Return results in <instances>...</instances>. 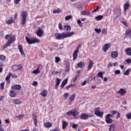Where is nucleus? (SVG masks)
Listing matches in <instances>:
<instances>
[{
    "instance_id": "b1692460",
    "label": "nucleus",
    "mask_w": 131,
    "mask_h": 131,
    "mask_svg": "<svg viewBox=\"0 0 131 131\" xmlns=\"http://www.w3.org/2000/svg\"><path fill=\"white\" fill-rule=\"evenodd\" d=\"M61 82V79H59V78H56V83L55 84V89H57L58 86H59L60 83Z\"/></svg>"
},
{
    "instance_id": "6e6d98bb",
    "label": "nucleus",
    "mask_w": 131,
    "mask_h": 131,
    "mask_svg": "<svg viewBox=\"0 0 131 131\" xmlns=\"http://www.w3.org/2000/svg\"><path fill=\"white\" fill-rule=\"evenodd\" d=\"M113 66V63L112 62L108 63V64L107 66V68H110V67H112Z\"/></svg>"
},
{
    "instance_id": "8fccbe9b",
    "label": "nucleus",
    "mask_w": 131,
    "mask_h": 131,
    "mask_svg": "<svg viewBox=\"0 0 131 131\" xmlns=\"http://www.w3.org/2000/svg\"><path fill=\"white\" fill-rule=\"evenodd\" d=\"M69 96V94L68 93H64L63 95V97L65 99V100H66V99H67V98H68V96Z\"/></svg>"
},
{
    "instance_id": "58836bf2",
    "label": "nucleus",
    "mask_w": 131,
    "mask_h": 131,
    "mask_svg": "<svg viewBox=\"0 0 131 131\" xmlns=\"http://www.w3.org/2000/svg\"><path fill=\"white\" fill-rule=\"evenodd\" d=\"M130 71H131V69H128L125 72L123 73L124 75H127V76L129 75V72H130Z\"/></svg>"
},
{
    "instance_id": "a211bd4d",
    "label": "nucleus",
    "mask_w": 131,
    "mask_h": 131,
    "mask_svg": "<svg viewBox=\"0 0 131 131\" xmlns=\"http://www.w3.org/2000/svg\"><path fill=\"white\" fill-rule=\"evenodd\" d=\"M33 119L34 121V124L35 125V126H37V118L36 117V115L35 114L32 115Z\"/></svg>"
},
{
    "instance_id": "bb28decb",
    "label": "nucleus",
    "mask_w": 131,
    "mask_h": 131,
    "mask_svg": "<svg viewBox=\"0 0 131 131\" xmlns=\"http://www.w3.org/2000/svg\"><path fill=\"white\" fill-rule=\"evenodd\" d=\"M63 30H66L67 31H70L71 30V27L69 25H66L63 27Z\"/></svg>"
},
{
    "instance_id": "4c0bfd02",
    "label": "nucleus",
    "mask_w": 131,
    "mask_h": 131,
    "mask_svg": "<svg viewBox=\"0 0 131 131\" xmlns=\"http://www.w3.org/2000/svg\"><path fill=\"white\" fill-rule=\"evenodd\" d=\"M11 76H12V74L9 73L8 75L6 77V80H7V81H8V82H9L10 81V78H11Z\"/></svg>"
},
{
    "instance_id": "0e129e2a",
    "label": "nucleus",
    "mask_w": 131,
    "mask_h": 131,
    "mask_svg": "<svg viewBox=\"0 0 131 131\" xmlns=\"http://www.w3.org/2000/svg\"><path fill=\"white\" fill-rule=\"evenodd\" d=\"M125 61L128 64H130L131 63V59H127V60H125Z\"/></svg>"
},
{
    "instance_id": "a878e982",
    "label": "nucleus",
    "mask_w": 131,
    "mask_h": 131,
    "mask_svg": "<svg viewBox=\"0 0 131 131\" xmlns=\"http://www.w3.org/2000/svg\"><path fill=\"white\" fill-rule=\"evenodd\" d=\"M75 94H74L69 97V100L70 101V102H73V101H74V99H75Z\"/></svg>"
},
{
    "instance_id": "c756f323",
    "label": "nucleus",
    "mask_w": 131,
    "mask_h": 131,
    "mask_svg": "<svg viewBox=\"0 0 131 131\" xmlns=\"http://www.w3.org/2000/svg\"><path fill=\"white\" fill-rule=\"evenodd\" d=\"M10 97H12V98H15V97H16V92L14 91H10Z\"/></svg>"
},
{
    "instance_id": "5fc2aeb1",
    "label": "nucleus",
    "mask_w": 131,
    "mask_h": 131,
    "mask_svg": "<svg viewBox=\"0 0 131 131\" xmlns=\"http://www.w3.org/2000/svg\"><path fill=\"white\" fill-rule=\"evenodd\" d=\"M115 74H120V70H115Z\"/></svg>"
},
{
    "instance_id": "4d7b16f0",
    "label": "nucleus",
    "mask_w": 131,
    "mask_h": 131,
    "mask_svg": "<svg viewBox=\"0 0 131 131\" xmlns=\"http://www.w3.org/2000/svg\"><path fill=\"white\" fill-rule=\"evenodd\" d=\"M16 117H18V118H19V119H21V118H23V117H24V115L22 114L19 116H16Z\"/></svg>"
},
{
    "instance_id": "f704fd0d",
    "label": "nucleus",
    "mask_w": 131,
    "mask_h": 131,
    "mask_svg": "<svg viewBox=\"0 0 131 131\" xmlns=\"http://www.w3.org/2000/svg\"><path fill=\"white\" fill-rule=\"evenodd\" d=\"M97 77H100V78H102V79H103V73L102 72H100L99 73H97Z\"/></svg>"
},
{
    "instance_id": "c85d7f7f",
    "label": "nucleus",
    "mask_w": 131,
    "mask_h": 131,
    "mask_svg": "<svg viewBox=\"0 0 131 131\" xmlns=\"http://www.w3.org/2000/svg\"><path fill=\"white\" fill-rule=\"evenodd\" d=\"M77 66L79 67V68H82L84 67V66H85L84 62L81 61L77 64Z\"/></svg>"
},
{
    "instance_id": "de8ad7c7",
    "label": "nucleus",
    "mask_w": 131,
    "mask_h": 131,
    "mask_svg": "<svg viewBox=\"0 0 131 131\" xmlns=\"http://www.w3.org/2000/svg\"><path fill=\"white\" fill-rule=\"evenodd\" d=\"M100 9L99 6H97L96 8L92 11V13H96Z\"/></svg>"
},
{
    "instance_id": "0eeeda50",
    "label": "nucleus",
    "mask_w": 131,
    "mask_h": 131,
    "mask_svg": "<svg viewBox=\"0 0 131 131\" xmlns=\"http://www.w3.org/2000/svg\"><path fill=\"white\" fill-rule=\"evenodd\" d=\"M100 107H97L95 108V114L96 116H98L99 117H102L103 116L104 113L101 112L100 111Z\"/></svg>"
},
{
    "instance_id": "603ef678",
    "label": "nucleus",
    "mask_w": 131,
    "mask_h": 131,
    "mask_svg": "<svg viewBox=\"0 0 131 131\" xmlns=\"http://www.w3.org/2000/svg\"><path fill=\"white\" fill-rule=\"evenodd\" d=\"M72 127H73V128H77L78 126L77 124L73 123L72 124Z\"/></svg>"
},
{
    "instance_id": "4468645a",
    "label": "nucleus",
    "mask_w": 131,
    "mask_h": 131,
    "mask_svg": "<svg viewBox=\"0 0 131 131\" xmlns=\"http://www.w3.org/2000/svg\"><path fill=\"white\" fill-rule=\"evenodd\" d=\"M118 94H120L121 96H124V95H125L126 94V91L125 89H123L122 88H121L118 91Z\"/></svg>"
},
{
    "instance_id": "13d9d810",
    "label": "nucleus",
    "mask_w": 131,
    "mask_h": 131,
    "mask_svg": "<svg viewBox=\"0 0 131 131\" xmlns=\"http://www.w3.org/2000/svg\"><path fill=\"white\" fill-rule=\"evenodd\" d=\"M117 114V111H112L111 112V114H113V115H115V114Z\"/></svg>"
},
{
    "instance_id": "473e14b6",
    "label": "nucleus",
    "mask_w": 131,
    "mask_h": 131,
    "mask_svg": "<svg viewBox=\"0 0 131 131\" xmlns=\"http://www.w3.org/2000/svg\"><path fill=\"white\" fill-rule=\"evenodd\" d=\"M114 130H115V125L114 124L110 125L108 131H114Z\"/></svg>"
},
{
    "instance_id": "423d86ee",
    "label": "nucleus",
    "mask_w": 131,
    "mask_h": 131,
    "mask_svg": "<svg viewBox=\"0 0 131 131\" xmlns=\"http://www.w3.org/2000/svg\"><path fill=\"white\" fill-rule=\"evenodd\" d=\"M81 48V45L79 44L73 53V60L75 61L76 59H77V54H78V52H79V48Z\"/></svg>"
},
{
    "instance_id": "e433bc0d",
    "label": "nucleus",
    "mask_w": 131,
    "mask_h": 131,
    "mask_svg": "<svg viewBox=\"0 0 131 131\" xmlns=\"http://www.w3.org/2000/svg\"><path fill=\"white\" fill-rule=\"evenodd\" d=\"M13 103H14V104H15V105H18L19 104H21V102L20 101H19V100H18V99H14L13 100Z\"/></svg>"
},
{
    "instance_id": "1a4fd4ad",
    "label": "nucleus",
    "mask_w": 131,
    "mask_h": 131,
    "mask_svg": "<svg viewBox=\"0 0 131 131\" xmlns=\"http://www.w3.org/2000/svg\"><path fill=\"white\" fill-rule=\"evenodd\" d=\"M22 68L23 67L21 64H15L12 67V69L13 71H18V70H21Z\"/></svg>"
},
{
    "instance_id": "bf43d9fd",
    "label": "nucleus",
    "mask_w": 131,
    "mask_h": 131,
    "mask_svg": "<svg viewBox=\"0 0 131 131\" xmlns=\"http://www.w3.org/2000/svg\"><path fill=\"white\" fill-rule=\"evenodd\" d=\"M69 70H70V68H69V67H67L66 68V69H65L66 72H69Z\"/></svg>"
},
{
    "instance_id": "ea45409f",
    "label": "nucleus",
    "mask_w": 131,
    "mask_h": 131,
    "mask_svg": "<svg viewBox=\"0 0 131 131\" xmlns=\"http://www.w3.org/2000/svg\"><path fill=\"white\" fill-rule=\"evenodd\" d=\"M70 19H72V15H68L65 17V20L66 21H67L68 20H70Z\"/></svg>"
},
{
    "instance_id": "20e7f679",
    "label": "nucleus",
    "mask_w": 131,
    "mask_h": 131,
    "mask_svg": "<svg viewBox=\"0 0 131 131\" xmlns=\"http://www.w3.org/2000/svg\"><path fill=\"white\" fill-rule=\"evenodd\" d=\"M6 39H8L7 41L9 44L12 45L16 40V37L15 35L12 36L10 35H6Z\"/></svg>"
},
{
    "instance_id": "f3484780",
    "label": "nucleus",
    "mask_w": 131,
    "mask_h": 131,
    "mask_svg": "<svg viewBox=\"0 0 131 131\" xmlns=\"http://www.w3.org/2000/svg\"><path fill=\"white\" fill-rule=\"evenodd\" d=\"M61 122H62V129H65V128H66V126L68 125V123H67V122H66V121L64 120H62Z\"/></svg>"
},
{
    "instance_id": "c03bdc74",
    "label": "nucleus",
    "mask_w": 131,
    "mask_h": 131,
    "mask_svg": "<svg viewBox=\"0 0 131 131\" xmlns=\"http://www.w3.org/2000/svg\"><path fill=\"white\" fill-rule=\"evenodd\" d=\"M95 31L96 32V33H100L102 30L101 29L95 28Z\"/></svg>"
},
{
    "instance_id": "c9c22d12",
    "label": "nucleus",
    "mask_w": 131,
    "mask_h": 131,
    "mask_svg": "<svg viewBox=\"0 0 131 131\" xmlns=\"http://www.w3.org/2000/svg\"><path fill=\"white\" fill-rule=\"evenodd\" d=\"M61 12H62V10L60 8H58L57 10H53L54 14H56V13H57V14H60V13H61Z\"/></svg>"
},
{
    "instance_id": "f8f14e48",
    "label": "nucleus",
    "mask_w": 131,
    "mask_h": 131,
    "mask_svg": "<svg viewBox=\"0 0 131 131\" xmlns=\"http://www.w3.org/2000/svg\"><path fill=\"white\" fill-rule=\"evenodd\" d=\"M12 90H17L18 91L21 90V85L20 84H15L11 86Z\"/></svg>"
},
{
    "instance_id": "72a5a7b5",
    "label": "nucleus",
    "mask_w": 131,
    "mask_h": 131,
    "mask_svg": "<svg viewBox=\"0 0 131 131\" xmlns=\"http://www.w3.org/2000/svg\"><path fill=\"white\" fill-rule=\"evenodd\" d=\"M103 18H104L103 15H98L95 17V19L97 20V21H100V20H102Z\"/></svg>"
},
{
    "instance_id": "79ce46f5",
    "label": "nucleus",
    "mask_w": 131,
    "mask_h": 131,
    "mask_svg": "<svg viewBox=\"0 0 131 131\" xmlns=\"http://www.w3.org/2000/svg\"><path fill=\"white\" fill-rule=\"evenodd\" d=\"M11 46L10 44H9V43L8 42H6V44L3 47V49H4V50L5 49H7V48H8V47H10Z\"/></svg>"
},
{
    "instance_id": "a19ab883",
    "label": "nucleus",
    "mask_w": 131,
    "mask_h": 131,
    "mask_svg": "<svg viewBox=\"0 0 131 131\" xmlns=\"http://www.w3.org/2000/svg\"><path fill=\"white\" fill-rule=\"evenodd\" d=\"M5 88V82H3L0 85V90H4Z\"/></svg>"
},
{
    "instance_id": "3c124183",
    "label": "nucleus",
    "mask_w": 131,
    "mask_h": 131,
    "mask_svg": "<svg viewBox=\"0 0 131 131\" xmlns=\"http://www.w3.org/2000/svg\"><path fill=\"white\" fill-rule=\"evenodd\" d=\"M58 62H60V58L58 57H55V62L58 63Z\"/></svg>"
},
{
    "instance_id": "412c9836",
    "label": "nucleus",
    "mask_w": 131,
    "mask_h": 131,
    "mask_svg": "<svg viewBox=\"0 0 131 131\" xmlns=\"http://www.w3.org/2000/svg\"><path fill=\"white\" fill-rule=\"evenodd\" d=\"M80 14L81 15H82V16H86L88 15H90L91 14V12H87L86 11H81L80 12Z\"/></svg>"
},
{
    "instance_id": "dca6fc26",
    "label": "nucleus",
    "mask_w": 131,
    "mask_h": 131,
    "mask_svg": "<svg viewBox=\"0 0 131 131\" xmlns=\"http://www.w3.org/2000/svg\"><path fill=\"white\" fill-rule=\"evenodd\" d=\"M112 58L115 59V58H117L118 57V52L117 51H114L111 53Z\"/></svg>"
},
{
    "instance_id": "7ed1b4c3",
    "label": "nucleus",
    "mask_w": 131,
    "mask_h": 131,
    "mask_svg": "<svg viewBox=\"0 0 131 131\" xmlns=\"http://www.w3.org/2000/svg\"><path fill=\"white\" fill-rule=\"evenodd\" d=\"M26 40L29 45H32L36 43H39V42H40V41H39V39H37V38H32L30 39L28 37H26Z\"/></svg>"
},
{
    "instance_id": "39448f33",
    "label": "nucleus",
    "mask_w": 131,
    "mask_h": 131,
    "mask_svg": "<svg viewBox=\"0 0 131 131\" xmlns=\"http://www.w3.org/2000/svg\"><path fill=\"white\" fill-rule=\"evenodd\" d=\"M79 113L76 111V109H73L67 113V115L68 116H70V115H72L74 117H76L77 115H78Z\"/></svg>"
},
{
    "instance_id": "69168bd1",
    "label": "nucleus",
    "mask_w": 131,
    "mask_h": 131,
    "mask_svg": "<svg viewBox=\"0 0 131 131\" xmlns=\"http://www.w3.org/2000/svg\"><path fill=\"white\" fill-rule=\"evenodd\" d=\"M33 85H34V86H36L37 85V81H34Z\"/></svg>"
},
{
    "instance_id": "680f3d73",
    "label": "nucleus",
    "mask_w": 131,
    "mask_h": 131,
    "mask_svg": "<svg viewBox=\"0 0 131 131\" xmlns=\"http://www.w3.org/2000/svg\"><path fill=\"white\" fill-rule=\"evenodd\" d=\"M20 1L21 0H14V4H18L19 3H20Z\"/></svg>"
},
{
    "instance_id": "6e6552de",
    "label": "nucleus",
    "mask_w": 131,
    "mask_h": 131,
    "mask_svg": "<svg viewBox=\"0 0 131 131\" xmlns=\"http://www.w3.org/2000/svg\"><path fill=\"white\" fill-rule=\"evenodd\" d=\"M89 117H93V115H88L85 113L82 114L80 116V118L83 120H86Z\"/></svg>"
},
{
    "instance_id": "cd10ccee",
    "label": "nucleus",
    "mask_w": 131,
    "mask_h": 131,
    "mask_svg": "<svg viewBox=\"0 0 131 131\" xmlns=\"http://www.w3.org/2000/svg\"><path fill=\"white\" fill-rule=\"evenodd\" d=\"M125 52H126V55H127V56H131V48H126L125 50Z\"/></svg>"
},
{
    "instance_id": "49530a36",
    "label": "nucleus",
    "mask_w": 131,
    "mask_h": 131,
    "mask_svg": "<svg viewBox=\"0 0 131 131\" xmlns=\"http://www.w3.org/2000/svg\"><path fill=\"white\" fill-rule=\"evenodd\" d=\"M13 22H14V19H13V18H12V19H10V20L7 21L6 23L7 24H11L13 23Z\"/></svg>"
},
{
    "instance_id": "5701e85b",
    "label": "nucleus",
    "mask_w": 131,
    "mask_h": 131,
    "mask_svg": "<svg viewBox=\"0 0 131 131\" xmlns=\"http://www.w3.org/2000/svg\"><path fill=\"white\" fill-rule=\"evenodd\" d=\"M40 95L42 96V97H47V96H48V91L42 90Z\"/></svg>"
},
{
    "instance_id": "e2e57ef3",
    "label": "nucleus",
    "mask_w": 131,
    "mask_h": 131,
    "mask_svg": "<svg viewBox=\"0 0 131 131\" xmlns=\"http://www.w3.org/2000/svg\"><path fill=\"white\" fill-rule=\"evenodd\" d=\"M87 83H88V81H86V80H84L83 82L81 83V85H85Z\"/></svg>"
},
{
    "instance_id": "f257e3e1",
    "label": "nucleus",
    "mask_w": 131,
    "mask_h": 131,
    "mask_svg": "<svg viewBox=\"0 0 131 131\" xmlns=\"http://www.w3.org/2000/svg\"><path fill=\"white\" fill-rule=\"evenodd\" d=\"M74 34V32H68L67 33L65 32H62V33H56L55 34L56 39L61 40L64 39V38H66L67 37H70V36H72Z\"/></svg>"
},
{
    "instance_id": "393cba45",
    "label": "nucleus",
    "mask_w": 131,
    "mask_h": 131,
    "mask_svg": "<svg viewBox=\"0 0 131 131\" xmlns=\"http://www.w3.org/2000/svg\"><path fill=\"white\" fill-rule=\"evenodd\" d=\"M125 34V36H130L131 38V29L126 30Z\"/></svg>"
},
{
    "instance_id": "09e8293b",
    "label": "nucleus",
    "mask_w": 131,
    "mask_h": 131,
    "mask_svg": "<svg viewBox=\"0 0 131 131\" xmlns=\"http://www.w3.org/2000/svg\"><path fill=\"white\" fill-rule=\"evenodd\" d=\"M58 28L60 30H63V27L62 26V24L59 23L58 24Z\"/></svg>"
},
{
    "instance_id": "a18cd8bd",
    "label": "nucleus",
    "mask_w": 131,
    "mask_h": 131,
    "mask_svg": "<svg viewBox=\"0 0 131 131\" xmlns=\"http://www.w3.org/2000/svg\"><path fill=\"white\" fill-rule=\"evenodd\" d=\"M0 59H1V61H5V60H6V56L2 55L0 56Z\"/></svg>"
},
{
    "instance_id": "2f4dec72",
    "label": "nucleus",
    "mask_w": 131,
    "mask_h": 131,
    "mask_svg": "<svg viewBox=\"0 0 131 131\" xmlns=\"http://www.w3.org/2000/svg\"><path fill=\"white\" fill-rule=\"evenodd\" d=\"M39 67H38L36 70H34L33 72L32 73L34 74H38V73H40V71H39Z\"/></svg>"
},
{
    "instance_id": "864d4df0",
    "label": "nucleus",
    "mask_w": 131,
    "mask_h": 131,
    "mask_svg": "<svg viewBox=\"0 0 131 131\" xmlns=\"http://www.w3.org/2000/svg\"><path fill=\"white\" fill-rule=\"evenodd\" d=\"M126 116L127 119H131V113H129V114H127Z\"/></svg>"
},
{
    "instance_id": "37998d69",
    "label": "nucleus",
    "mask_w": 131,
    "mask_h": 131,
    "mask_svg": "<svg viewBox=\"0 0 131 131\" xmlns=\"http://www.w3.org/2000/svg\"><path fill=\"white\" fill-rule=\"evenodd\" d=\"M77 24L79 26H80V27H82V23H81V20H80V19L77 20Z\"/></svg>"
},
{
    "instance_id": "9b49d317",
    "label": "nucleus",
    "mask_w": 131,
    "mask_h": 131,
    "mask_svg": "<svg viewBox=\"0 0 131 131\" xmlns=\"http://www.w3.org/2000/svg\"><path fill=\"white\" fill-rule=\"evenodd\" d=\"M17 48L19 50V52L21 56L25 57V54H24V51H23V48H22V46L18 45Z\"/></svg>"
},
{
    "instance_id": "052dcab7",
    "label": "nucleus",
    "mask_w": 131,
    "mask_h": 131,
    "mask_svg": "<svg viewBox=\"0 0 131 131\" xmlns=\"http://www.w3.org/2000/svg\"><path fill=\"white\" fill-rule=\"evenodd\" d=\"M11 76L13 78H17V77H18V76L16 75V74H11Z\"/></svg>"
},
{
    "instance_id": "ddd939ff",
    "label": "nucleus",
    "mask_w": 131,
    "mask_h": 131,
    "mask_svg": "<svg viewBox=\"0 0 131 131\" xmlns=\"http://www.w3.org/2000/svg\"><path fill=\"white\" fill-rule=\"evenodd\" d=\"M93 65H94V62H93V60H92V59H90V61L89 62V64L88 66V71L91 70L93 68Z\"/></svg>"
},
{
    "instance_id": "338daca9",
    "label": "nucleus",
    "mask_w": 131,
    "mask_h": 131,
    "mask_svg": "<svg viewBox=\"0 0 131 131\" xmlns=\"http://www.w3.org/2000/svg\"><path fill=\"white\" fill-rule=\"evenodd\" d=\"M5 122L6 123H10V120H9V119H6Z\"/></svg>"
},
{
    "instance_id": "774afa93",
    "label": "nucleus",
    "mask_w": 131,
    "mask_h": 131,
    "mask_svg": "<svg viewBox=\"0 0 131 131\" xmlns=\"http://www.w3.org/2000/svg\"><path fill=\"white\" fill-rule=\"evenodd\" d=\"M102 32L103 34L106 33V29H102Z\"/></svg>"
},
{
    "instance_id": "f03ea898",
    "label": "nucleus",
    "mask_w": 131,
    "mask_h": 131,
    "mask_svg": "<svg viewBox=\"0 0 131 131\" xmlns=\"http://www.w3.org/2000/svg\"><path fill=\"white\" fill-rule=\"evenodd\" d=\"M27 11H21L20 13V18H21V24L24 25L26 23V20H27Z\"/></svg>"
},
{
    "instance_id": "2eb2a0df",
    "label": "nucleus",
    "mask_w": 131,
    "mask_h": 131,
    "mask_svg": "<svg viewBox=\"0 0 131 131\" xmlns=\"http://www.w3.org/2000/svg\"><path fill=\"white\" fill-rule=\"evenodd\" d=\"M36 34L37 36L40 37L42 36V34H43V31H42V30L41 29H39L36 32Z\"/></svg>"
},
{
    "instance_id": "aec40b11",
    "label": "nucleus",
    "mask_w": 131,
    "mask_h": 131,
    "mask_svg": "<svg viewBox=\"0 0 131 131\" xmlns=\"http://www.w3.org/2000/svg\"><path fill=\"white\" fill-rule=\"evenodd\" d=\"M44 126L46 127V128H50V127H52V123L47 122L44 123Z\"/></svg>"
},
{
    "instance_id": "7c9ffc66",
    "label": "nucleus",
    "mask_w": 131,
    "mask_h": 131,
    "mask_svg": "<svg viewBox=\"0 0 131 131\" xmlns=\"http://www.w3.org/2000/svg\"><path fill=\"white\" fill-rule=\"evenodd\" d=\"M105 121L107 123H112V119L105 117Z\"/></svg>"
},
{
    "instance_id": "4be33fe9",
    "label": "nucleus",
    "mask_w": 131,
    "mask_h": 131,
    "mask_svg": "<svg viewBox=\"0 0 131 131\" xmlns=\"http://www.w3.org/2000/svg\"><path fill=\"white\" fill-rule=\"evenodd\" d=\"M67 82H68V79H66L62 82L61 84V89H63V88L64 87L66 84H67Z\"/></svg>"
},
{
    "instance_id": "9d476101",
    "label": "nucleus",
    "mask_w": 131,
    "mask_h": 131,
    "mask_svg": "<svg viewBox=\"0 0 131 131\" xmlns=\"http://www.w3.org/2000/svg\"><path fill=\"white\" fill-rule=\"evenodd\" d=\"M110 47H111V43H106L104 44V46L102 47V50L103 52L104 53H106L108 50L110 48Z\"/></svg>"
},
{
    "instance_id": "6ab92c4d",
    "label": "nucleus",
    "mask_w": 131,
    "mask_h": 131,
    "mask_svg": "<svg viewBox=\"0 0 131 131\" xmlns=\"http://www.w3.org/2000/svg\"><path fill=\"white\" fill-rule=\"evenodd\" d=\"M130 8V5L128 3H125L124 5V12H126L127 9H129Z\"/></svg>"
}]
</instances>
